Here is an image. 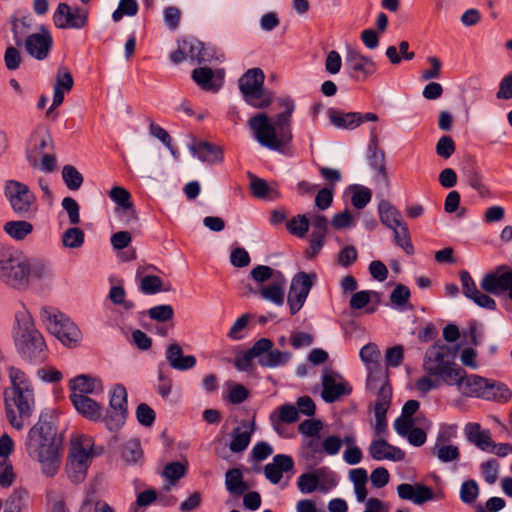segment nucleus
Instances as JSON below:
<instances>
[{
    "instance_id": "3c124183",
    "label": "nucleus",
    "mask_w": 512,
    "mask_h": 512,
    "mask_svg": "<svg viewBox=\"0 0 512 512\" xmlns=\"http://www.w3.org/2000/svg\"><path fill=\"white\" fill-rule=\"evenodd\" d=\"M262 298L281 306L284 303V289L280 283H273L260 289Z\"/></svg>"
},
{
    "instance_id": "0eeeda50",
    "label": "nucleus",
    "mask_w": 512,
    "mask_h": 512,
    "mask_svg": "<svg viewBox=\"0 0 512 512\" xmlns=\"http://www.w3.org/2000/svg\"><path fill=\"white\" fill-rule=\"evenodd\" d=\"M4 194L19 217L30 218L35 214L36 197L26 184L8 180L5 183Z\"/></svg>"
},
{
    "instance_id": "423d86ee",
    "label": "nucleus",
    "mask_w": 512,
    "mask_h": 512,
    "mask_svg": "<svg viewBox=\"0 0 512 512\" xmlns=\"http://www.w3.org/2000/svg\"><path fill=\"white\" fill-rule=\"evenodd\" d=\"M265 75L261 68L248 69L238 80L243 100L251 107L265 109L274 100V93L264 88Z\"/></svg>"
},
{
    "instance_id": "a878e982",
    "label": "nucleus",
    "mask_w": 512,
    "mask_h": 512,
    "mask_svg": "<svg viewBox=\"0 0 512 512\" xmlns=\"http://www.w3.org/2000/svg\"><path fill=\"white\" fill-rule=\"evenodd\" d=\"M165 357L168 364L178 371H186L196 365V357L194 355H183V349L178 343H171L167 346Z\"/></svg>"
},
{
    "instance_id": "338daca9",
    "label": "nucleus",
    "mask_w": 512,
    "mask_h": 512,
    "mask_svg": "<svg viewBox=\"0 0 512 512\" xmlns=\"http://www.w3.org/2000/svg\"><path fill=\"white\" fill-rule=\"evenodd\" d=\"M410 296V289L406 285L397 284L390 294V300L395 306L404 307L408 303Z\"/></svg>"
},
{
    "instance_id": "9d476101",
    "label": "nucleus",
    "mask_w": 512,
    "mask_h": 512,
    "mask_svg": "<svg viewBox=\"0 0 512 512\" xmlns=\"http://www.w3.org/2000/svg\"><path fill=\"white\" fill-rule=\"evenodd\" d=\"M127 391L124 385L116 384L112 390L109 408L104 417L107 429L116 432L122 428L128 415Z\"/></svg>"
},
{
    "instance_id": "f704fd0d",
    "label": "nucleus",
    "mask_w": 512,
    "mask_h": 512,
    "mask_svg": "<svg viewBox=\"0 0 512 512\" xmlns=\"http://www.w3.org/2000/svg\"><path fill=\"white\" fill-rule=\"evenodd\" d=\"M279 414L275 416L276 412L270 415V420L273 424L274 430L280 434V423L291 424L295 423L299 419V410L292 404H284L279 408Z\"/></svg>"
},
{
    "instance_id": "a19ab883",
    "label": "nucleus",
    "mask_w": 512,
    "mask_h": 512,
    "mask_svg": "<svg viewBox=\"0 0 512 512\" xmlns=\"http://www.w3.org/2000/svg\"><path fill=\"white\" fill-rule=\"evenodd\" d=\"M33 225L25 220L8 221L3 230L17 241L24 240L33 231Z\"/></svg>"
},
{
    "instance_id": "13d9d810",
    "label": "nucleus",
    "mask_w": 512,
    "mask_h": 512,
    "mask_svg": "<svg viewBox=\"0 0 512 512\" xmlns=\"http://www.w3.org/2000/svg\"><path fill=\"white\" fill-rule=\"evenodd\" d=\"M162 279L156 275H146L140 283V291L146 295H154L162 291Z\"/></svg>"
},
{
    "instance_id": "c85d7f7f",
    "label": "nucleus",
    "mask_w": 512,
    "mask_h": 512,
    "mask_svg": "<svg viewBox=\"0 0 512 512\" xmlns=\"http://www.w3.org/2000/svg\"><path fill=\"white\" fill-rule=\"evenodd\" d=\"M274 342L271 340L269 349L259 356L258 364L263 368H276L285 366L291 359L292 354L289 351H280L274 349Z\"/></svg>"
},
{
    "instance_id": "b1692460",
    "label": "nucleus",
    "mask_w": 512,
    "mask_h": 512,
    "mask_svg": "<svg viewBox=\"0 0 512 512\" xmlns=\"http://www.w3.org/2000/svg\"><path fill=\"white\" fill-rule=\"evenodd\" d=\"M271 344V339L269 338H260L257 340L252 347L246 350L242 356H236L234 359V366L239 371L250 372L253 370V359L262 356L267 349H269Z\"/></svg>"
},
{
    "instance_id": "9b49d317",
    "label": "nucleus",
    "mask_w": 512,
    "mask_h": 512,
    "mask_svg": "<svg viewBox=\"0 0 512 512\" xmlns=\"http://www.w3.org/2000/svg\"><path fill=\"white\" fill-rule=\"evenodd\" d=\"M316 278L315 273L304 271H300L293 276L287 297L291 315H295L301 310Z\"/></svg>"
},
{
    "instance_id": "680f3d73",
    "label": "nucleus",
    "mask_w": 512,
    "mask_h": 512,
    "mask_svg": "<svg viewBox=\"0 0 512 512\" xmlns=\"http://www.w3.org/2000/svg\"><path fill=\"white\" fill-rule=\"evenodd\" d=\"M481 473L484 477V480L488 484H494L498 478L499 472V463L496 459L491 458L483 463H481Z\"/></svg>"
},
{
    "instance_id": "f8f14e48",
    "label": "nucleus",
    "mask_w": 512,
    "mask_h": 512,
    "mask_svg": "<svg viewBox=\"0 0 512 512\" xmlns=\"http://www.w3.org/2000/svg\"><path fill=\"white\" fill-rule=\"evenodd\" d=\"M53 22L59 29H82L88 24V12L81 7L71 8L61 2L53 14Z\"/></svg>"
},
{
    "instance_id": "49530a36",
    "label": "nucleus",
    "mask_w": 512,
    "mask_h": 512,
    "mask_svg": "<svg viewBox=\"0 0 512 512\" xmlns=\"http://www.w3.org/2000/svg\"><path fill=\"white\" fill-rule=\"evenodd\" d=\"M29 493L26 489L15 488L6 500V508L15 512H21L28 505Z\"/></svg>"
},
{
    "instance_id": "e2e57ef3",
    "label": "nucleus",
    "mask_w": 512,
    "mask_h": 512,
    "mask_svg": "<svg viewBox=\"0 0 512 512\" xmlns=\"http://www.w3.org/2000/svg\"><path fill=\"white\" fill-rule=\"evenodd\" d=\"M185 474L186 466L178 461L168 463L163 470V475L170 481L171 484L178 481Z\"/></svg>"
},
{
    "instance_id": "f3484780",
    "label": "nucleus",
    "mask_w": 512,
    "mask_h": 512,
    "mask_svg": "<svg viewBox=\"0 0 512 512\" xmlns=\"http://www.w3.org/2000/svg\"><path fill=\"white\" fill-rule=\"evenodd\" d=\"M69 400L79 415L91 422H104V407L87 395L70 394Z\"/></svg>"
},
{
    "instance_id": "4c0bfd02",
    "label": "nucleus",
    "mask_w": 512,
    "mask_h": 512,
    "mask_svg": "<svg viewBox=\"0 0 512 512\" xmlns=\"http://www.w3.org/2000/svg\"><path fill=\"white\" fill-rule=\"evenodd\" d=\"M183 50H185L187 58H189L192 62L202 63L208 62L213 58L212 54H203L201 52L202 42L195 39H183Z\"/></svg>"
},
{
    "instance_id": "4be33fe9",
    "label": "nucleus",
    "mask_w": 512,
    "mask_h": 512,
    "mask_svg": "<svg viewBox=\"0 0 512 512\" xmlns=\"http://www.w3.org/2000/svg\"><path fill=\"white\" fill-rule=\"evenodd\" d=\"M359 356L368 366L369 374L367 381L371 384L374 381H381L383 369L380 363L381 352L375 343H368L360 349Z\"/></svg>"
},
{
    "instance_id": "37998d69",
    "label": "nucleus",
    "mask_w": 512,
    "mask_h": 512,
    "mask_svg": "<svg viewBox=\"0 0 512 512\" xmlns=\"http://www.w3.org/2000/svg\"><path fill=\"white\" fill-rule=\"evenodd\" d=\"M326 468H319L315 473H303L298 477L297 486L301 493L308 494L315 491L319 485V477L324 476Z\"/></svg>"
},
{
    "instance_id": "4d7b16f0",
    "label": "nucleus",
    "mask_w": 512,
    "mask_h": 512,
    "mask_svg": "<svg viewBox=\"0 0 512 512\" xmlns=\"http://www.w3.org/2000/svg\"><path fill=\"white\" fill-rule=\"evenodd\" d=\"M312 227L313 230L310 234L311 238L320 239L325 241L326 235L328 233V220L326 216L322 214H316L312 217Z\"/></svg>"
},
{
    "instance_id": "473e14b6",
    "label": "nucleus",
    "mask_w": 512,
    "mask_h": 512,
    "mask_svg": "<svg viewBox=\"0 0 512 512\" xmlns=\"http://www.w3.org/2000/svg\"><path fill=\"white\" fill-rule=\"evenodd\" d=\"M248 177L251 180L250 191L254 197L259 199L269 198L271 200L279 197V192L270 187L266 180L255 176L251 172H248Z\"/></svg>"
},
{
    "instance_id": "69168bd1",
    "label": "nucleus",
    "mask_w": 512,
    "mask_h": 512,
    "mask_svg": "<svg viewBox=\"0 0 512 512\" xmlns=\"http://www.w3.org/2000/svg\"><path fill=\"white\" fill-rule=\"evenodd\" d=\"M456 150L455 142L451 136L440 137L436 144V154L444 159L450 158Z\"/></svg>"
},
{
    "instance_id": "58836bf2",
    "label": "nucleus",
    "mask_w": 512,
    "mask_h": 512,
    "mask_svg": "<svg viewBox=\"0 0 512 512\" xmlns=\"http://www.w3.org/2000/svg\"><path fill=\"white\" fill-rule=\"evenodd\" d=\"M121 458L128 465L137 464L143 458L140 440L133 438L126 441L122 446Z\"/></svg>"
},
{
    "instance_id": "20e7f679",
    "label": "nucleus",
    "mask_w": 512,
    "mask_h": 512,
    "mask_svg": "<svg viewBox=\"0 0 512 512\" xmlns=\"http://www.w3.org/2000/svg\"><path fill=\"white\" fill-rule=\"evenodd\" d=\"M9 379L11 388L5 390L6 416L12 427L21 430L23 420L34 410V390L28 376L19 368L9 367Z\"/></svg>"
},
{
    "instance_id": "6e6d98bb",
    "label": "nucleus",
    "mask_w": 512,
    "mask_h": 512,
    "mask_svg": "<svg viewBox=\"0 0 512 512\" xmlns=\"http://www.w3.org/2000/svg\"><path fill=\"white\" fill-rule=\"evenodd\" d=\"M479 495V486L474 479L466 480L460 488V500L465 504L473 503Z\"/></svg>"
},
{
    "instance_id": "864d4df0",
    "label": "nucleus",
    "mask_w": 512,
    "mask_h": 512,
    "mask_svg": "<svg viewBox=\"0 0 512 512\" xmlns=\"http://www.w3.org/2000/svg\"><path fill=\"white\" fill-rule=\"evenodd\" d=\"M85 234L78 227L68 228L62 235V242L65 247L78 248L83 245Z\"/></svg>"
},
{
    "instance_id": "a18cd8bd",
    "label": "nucleus",
    "mask_w": 512,
    "mask_h": 512,
    "mask_svg": "<svg viewBox=\"0 0 512 512\" xmlns=\"http://www.w3.org/2000/svg\"><path fill=\"white\" fill-rule=\"evenodd\" d=\"M392 231L395 244L402 248L407 255H413L415 250L407 224L396 227Z\"/></svg>"
},
{
    "instance_id": "cd10ccee",
    "label": "nucleus",
    "mask_w": 512,
    "mask_h": 512,
    "mask_svg": "<svg viewBox=\"0 0 512 512\" xmlns=\"http://www.w3.org/2000/svg\"><path fill=\"white\" fill-rule=\"evenodd\" d=\"M464 430L468 441L480 450L489 451L490 446L494 445L490 431L482 430L479 423H467Z\"/></svg>"
},
{
    "instance_id": "dca6fc26",
    "label": "nucleus",
    "mask_w": 512,
    "mask_h": 512,
    "mask_svg": "<svg viewBox=\"0 0 512 512\" xmlns=\"http://www.w3.org/2000/svg\"><path fill=\"white\" fill-rule=\"evenodd\" d=\"M512 279V268L500 265L495 272L486 274L481 280V288L489 294L499 296L509 289Z\"/></svg>"
},
{
    "instance_id": "2eb2a0df",
    "label": "nucleus",
    "mask_w": 512,
    "mask_h": 512,
    "mask_svg": "<svg viewBox=\"0 0 512 512\" xmlns=\"http://www.w3.org/2000/svg\"><path fill=\"white\" fill-rule=\"evenodd\" d=\"M329 120L332 125L339 129L353 130L364 122H376L378 116L373 112H341L334 108L328 110Z\"/></svg>"
},
{
    "instance_id": "ea45409f",
    "label": "nucleus",
    "mask_w": 512,
    "mask_h": 512,
    "mask_svg": "<svg viewBox=\"0 0 512 512\" xmlns=\"http://www.w3.org/2000/svg\"><path fill=\"white\" fill-rule=\"evenodd\" d=\"M488 388H491V389H489V394H488L491 397L486 396V397H484L485 400L506 403L512 397V393H511L510 389L508 388V386L506 384H504L502 382L487 379L486 385H485V390H488Z\"/></svg>"
},
{
    "instance_id": "2f4dec72",
    "label": "nucleus",
    "mask_w": 512,
    "mask_h": 512,
    "mask_svg": "<svg viewBox=\"0 0 512 512\" xmlns=\"http://www.w3.org/2000/svg\"><path fill=\"white\" fill-rule=\"evenodd\" d=\"M192 79L203 90L217 92L221 83L214 80V72L209 67H199L192 71Z\"/></svg>"
},
{
    "instance_id": "f257e3e1",
    "label": "nucleus",
    "mask_w": 512,
    "mask_h": 512,
    "mask_svg": "<svg viewBox=\"0 0 512 512\" xmlns=\"http://www.w3.org/2000/svg\"><path fill=\"white\" fill-rule=\"evenodd\" d=\"M277 101L285 110L274 117V122L264 112L255 114L248 121L258 143L273 151H281L291 142V117L295 110L291 97L278 98Z\"/></svg>"
},
{
    "instance_id": "72a5a7b5",
    "label": "nucleus",
    "mask_w": 512,
    "mask_h": 512,
    "mask_svg": "<svg viewBox=\"0 0 512 512\" xmlns=\"http://www.w3.org/2000/svg\"><path fill=\"white\" fill-rule=\"evenodd\" d=\"M225 486L230 494L237 496L243 495L249 488L239 468H231L226 472Z\"/></svg>"
},
{
    "instance_id": "c9c22d12",
    "label": "nucleus",
    "mask_w": 512,
    "mask_h": 512,
    "mask_svg": "<svg viewBox=\"0 0 512 512\" xmlns=\"http://www.w3.org/2000/svg\"><path fill=\"white\" fill-rule=\"evenodd\" d=\"M458 348L459 345H456L454 348L444 344L432 345L426 353L425 367L428 362H434L435 364L448 363L449 361L445 360V358H454Z\"/></svg>"
},
{
    "instance_id": "5fc2aeb1",
    "label": "nucleus",
    "mask_w": 512,
    "mask_h": 512,
    "mask_svg": "<svg viewBox=\"0 0 512 512\" xmlns=\"http://www.w3.org/2000/svg\"><path fill=\"white\" fill-rule=\"evenodd\" d=\"M309 224L306 215H297L287 223L286 227L292 235L303 238L308 232Z\"/></svg>"
},
{
    "instance_id": "1a4fd4ad",
    "label": "nucleus",
    "mask_w": 512,
    "mask_h": 512,
    "mask_svg": "<svg viewBox=\"0 0 512 512\" xmlns=\"http://www.w3.org/2000/svg\"><path fill=\"white\" fill-rule=\"evenodd\" d=\"M92 456L91 448H86L80 439L71 442L65 469L72 483L80 484L86 479Z\"/></svg>"
},
{
    "instance_id": "bb28decb",
    "label": "nucleus",
    "mask_w": 512,
    "mask_h": 512,
    "mask_svg": "<svg viewBox=\"0 0 512 512\" xmlns=\"http://www.w3.org/2000/svg\"><path fill=\"white\" fill-rule=\"evenodd\" d=\"M254 428L255 422L253 420L251 422L242 421L241 427L233 429L232 440L229 444V448L233 453L243 452L249 446Z\"/></svg>"
},
{
    "instance_id": "aec40b11",
    "label": "nucleus",
    "mask_w": 512,
    "mask_h": 512,
    "mask_svg": "<svg viewBox=\"0 0 512 512\" xmlns=\"http://www.w3.org/2000/svg\"><path fill=\"white\" fill-rule=\"evenodd\" d=\"M397 494L400 499L412 501L416 505L435 499L433 489L423 483H401L397 486Z\"/></svg>"
},
{
    "instance_id": "79ce46f5",
    "label": "nucleus",
    "mask_w": 512,
    "mask_h": 512,
    "mask_svg": "<svg viewBox=\"0 0 512 512\" xmlns=\"http://www.w3.org/2000/svg\"><path fill=\"white\" fill-rule=\"evenodd\" d=\"M382 378H385V381L377 392L374 411L387 412L392 400V387L389 383L387 372L383 373Z\"/></svg>"
},
{
    "instance_id": "774afa93",
    "label": "nucleus",
    "mask_w": 512,
    "mask_h": 512,
    "mask_svg": "<svg viewBox=\"0 0 512 512\" xmlns=\"http://www.w3.org/2000/svg\"><path fill=\"white\" fill-rule=\"evenodd\" d=\"M136 417L141 425L150 427L155 421L156 414L149 405L140 403L136 409Z\"/></svg>"
},
{
    "instance_id": "39448f33",
    "label": "nucleus",
    "mask_w": 512,
    "mask_h": 512,
    "mask_svg": "<svg viewBox=\"0 0 512 512\" xmlns=\"http://www.w3.org/2000/svg\"><path fill=\"white\" fill-rule=\"evenodd\" d=\"M15 320L17 327L14 329V341L20 357L31 364L43 363L48 357V348L32 318L24 312H18Z\"/></svg>"
},
{
    "instance_id": "412c9836",
    "label": "nucleus",
    "mask_w": 512,
    "mask_h": 512,
    "mask_svg": "<svg viewBox=\"0 0 512 512\" xmlns=\"http://www.w3.org/2000/svg\"><path fill=\"white\" fill-rule=\"evenodd\" d=\"M368 163L371 169L377 172L381 180L388 184L389 176L385 164V153L378 147V136L376 133V127H371L370 130V143L368 146Z\"/></svg>"
},
{
    "instance_id": "6ab92c4d",
    "label": "nucleus",
    "mask_w": 512,
    "mask_h": 512,
    "mask_svg": "<svg viewBox=\"0 0 512 512\" xmlns=\"http://www.w3.org/2000/svg\"><path fill=\"white\" fill-rule=\"evenodd\" d=\"M428 374L438 376L447 385H458L461 387L466 378V371L454 362L435 364L425 367Z\"/></svg>"
},
{
    "instance_id": "7c9ffc66",
    "label": "nucleus",
    "mask_w": 512,
    "mask_h": 512,
    "mask_svg": "<svg viewBox=\"0 0 512 512\" xmlns=\"http://www.w3.org/2000/svg\"><path fill=\"white\" fill-rule=\"evenodd\" d=\"M487 378H484L479 375H470L467 376L464 380L463 385L460 387L463 390V393L470 397L482 398L490 397L489 389L485 390Z\"/></svg>"
},
{
    "instance_id": "c03bdc74",
    "label": "nucleus",
    "mask_w": 512,
    "mask_h": 512,
    "mask_svg": "<svg viewBox=\"0 0 512 512\" xmlns=\"http://www.w3.org/2000/svg\"><path fill=\"white\" fill-rule=\"evenodd\" d=\"M30 144L32 145V148L28 150L27 152V158L29 162L31 163L32 158L34 160L36 159V155L43 153V151L48 147L53 146V140L52 136L49 132H46L44 134L36 133L31 136Z\"/></svg>"
},
{
    "instance_id": "603ef678",
    "label": "nucleus",
    "mask_w": 512,
    "mask_h": 512,
    "mask_svg": "<svg viewBox=\"0 0 512 512\" xmlns=\"http://www.w3.org/2000/svg\"><path fill=\"white\" fill-rule=\"evenodd\" d=\"M109 197L115 204L124 210L131 209L133 207L130 192L122 186H114L109 192Z\"/></svg>"
},
{
    "instance_id": "6e6552de",
    "label": "nucleus",
    "mask_w": 512,
    "mask_h": 512,
    "mask_svg": "<svg viewBox=\"0 0 512 512\" xmlns=\"http://www.w3.org/2000/svg\"><path fill=\"white\" fill-rule=\"evenodd\" d=\"M47 328L65 347L76 348L82 341V332L66 314L54 311L47 316Z\"/></svg>"
},
{
    "instance_id": "5701e85b",
    "label": "nucleus",
    "mask_w": 512,
    "mask_h": 512,
    "mask_svg": "<svg viewBox=\"0 0 512 512\" xmlns=\"http://www.w3.org/2000/svg\"><path fill=\"white\" fill-rule=\"evenodd\" d=\"M71 394L98 395L104 391L103 382L99 377L80 374L69 380Z\"/></svg>"
},
{
    "instance_id": "f03ea898",
    "label": "nucleus",
    "mask_w": 512,
    "mask_h": 512,
    "mask_svg": "<svg viewBox=\"0 0 512 512\" xmlns=\"http://www.w3.org/2000/svg\"><path fill=\"white\" fill-rule=\"evenodd\" d=\"M51 419L52 415L48 412H41L26 440L28 453L37 456L43 473L49 477L54 476L60 467V442L56 439L57 428Z\"/></svg>"
},
{
    "instance_id": "393cba45",
    "label": "nucleus",
    "mask_w": 512,
    "mask_h": 512,
    "mask_svg": "<svg viewBox=\"0 0 512 512\" xmlns=\"http://www.w3.org/2000/svg\"><path fill=\"white\" fill-rule=\"evenodd\" d=\"M189 150L202 162L217 164L224 161L223 149L219 145L208 141H195L189 146Z\"/></svg>"
},
{
    "instance_id": "7ed1b4c3",
    "label": "nucleus",
    "mask_w": 512,
    "mask_h": 512,
    "mask_svg": "<svg viewBox=\"0 0 512 512\" xmlns=\"http://www.w3.org/2000/svg\"><path fill=\"white\" fill-rule=\"evenodd\" d=\"M50 275L46 262L29 259L12 247H0V279L12 288L26 289L31 279L41 280Z\"/></svg>"
},
{
    "instance_id": "052dcab7",
    "label": "nucleus",
    "mask_w": 512,
    "mask_h": 512,
    "mask_svg": "<svg viewBox=\"0 0 512 512\" xmlns=\"http://www.w3.org/2000/svg\"><path fill=\"white\" fill-rule=\"evenodd\" d=\"M73 86L74 79L69 69L66 67H60L57 71L54 88H59V90L69 92L72 90Z\"/></svg>"
},
{
    "instance_id": "a211bd4d",
    "label": "nucleus",
    "mask_w": 512,
    "mask_h": 512,
    "mask_svg": "<svg viewBox=\"0 0 512 512\" xmlns=\"http://www.w3.org/2000/svg\"><path fill=\"white\" fill-rule=\"evenodd\" d=\"M53 46L51 33L43 28L41 33H33L26 38V51L37 60H44L48 57Z\"/></svg>"
},
{
    "instance_id": "de8ad7c7",
    "label": "nucleus",
    "mask_w": 512,
    "mask_h": 512,
    "mask_svg": "<svg viewBox=\"0 0 512 512\" xmlns=\"http://www.w3.org/2000/svg\"><path fill=\"white\" fill-rule=\"evenodd\" d=\"M62 178L66 187L71 191L80 189L84 182L83 175L73 165H65L62 168Z\"/></svg>"
},
{
    "instance_id": "0e129e2a",
    "label": "nucleus",
    "mask_w": 512,
    "mask_h": 512,
    "mask_svg": "<svg viewBox=\"0 0 512 512\" xmlns=\"http://www.w3.org/2000/svg\"><path fill=\"white\" fill-rule=\"evenodd\" d=\"M62 207L68 214L70 224L77 225L80 223V206L74 198L65 197L62 200Z\"/></svg>"
},
{
    "instance_id": "4468645a",
    "label": "nucleus",
    "mask_w": 512,
    "mask_h": 512,
    "mask_svg": "<svg viewBox=\"0 0 512 512\" xmlns=\"http://www.w3.org/2000/svg\"><path fill=\"white\" fill-rule=\"evenodd\" d=\"M321 397L326 403H334L342 396L350 395L352 387L344 381L341 375L333 371L325 373L322 377Z\"/></svg>"
},
{
    "instance_id": "bf43d9fd",
    "label": "nucleus",
    "mask_w": 512,
    "mask_h": 512,
    "mask_svg": "<svg viewBox=\"0 0 512 512\" xmlns=\"http://www.w3.org/2000/svg\"><path fill=\"white\" fill-rule=\"evenodd\" d=\"M404 360V348L402 345H395L387 348L385 352V363L387 367H399Z\"/></svg>"
},
{
    "instance_id": "09e8293b",
    "label": "nucleus",
    "mask_w": 512,
    "mask_h": 512,
    "mask_svg": "<svg viewBox=\"0 0 512 512\" xmlns=\"http://www.w3.org/2000/svg\"><path fill=\"white\" fill-rule=\"evenodd\" d=\"M146 312H140V315H145ZM148 316L157 322H167L174 317V309L169 304H161L151 307L147 311Z\"/></svg>"
},
{
    "instance_id": "e433bc0d",
    "label": "nucleus",
    "mask_w": 512,
    "mask_h": 512,
    "mask_svg": "<svg viewBox=\"0 0 512 512\" xmlns=\"http://www.w3.org/2000/svg\"><path fill=\"white\" fill-rule=\"evenodd\" d=\"M464 175L468 185L476 190L482 198L490 196V191L488 187L483 183V176L477 166L472 164L466 167Z\"/></svg>"
},
{
    "instance_id": "c756f323",
    "label": "nucleus",
    "mask_w": 512,
    "mask_h": 512,
    "mask_svg": "<svg viewBox=\"0 0 512 512\" xmlns=\"http://www.w3.org/2000/svg\"><path fill=\"white\" fill-rule=\"evenodd\" d=\"M378 212L381 223L391 230L404 224L400 211L387 200L379 202Z\"/></svg>"
},
{
    "instance_id": "8fccbe9b",
    "label": "nucleus",
    "mask_w": 512,
    "mask_h": 512,
    "mask_svg": "<svg viewBox=\"0 0 512 512\" xmlns=\"http://www.w3.org/2000/svg\"><path fill=\"white\" fill-rule=\"evenodd\" d=\"M351 189L353 191L351 197L352 205L358 210L365 208L366 205L371 201V190L361 185H352Z\"/></svg>"
},
{
    "instance_id": "ddd939ff",
    "label": "nucleus",
    "mask_w": 512,
    "mask_h": 512,
    "mask_svg": "<svg viewBox=\"0 0 512 512\" xmlns=\"http://www.w3.org/2000/svg\"><path fill=\"white\" fill-rule=\"evenodd\" d=\"M345 69L350 78L363 82L376 72L377 66L372 58L357 50H348L345 57Z\"/></svg>"
}]
</instances>
